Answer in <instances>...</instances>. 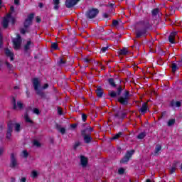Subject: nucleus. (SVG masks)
I'll return each instance as SVG.
<instances>
[{
    "label": "nucleus",
    "instance_id": "20e7f679",
    "mask_svg": "<svg viewBox=\"0 0 182 182\" xmlns=\"http://www.w3.org/2000/svg\"><path fill=\"white\" fill-rule=\"evenodd\" d=\"M14 48L16 49V50H18V49L21 48V45L22 43V38H21V36L19 34H17L16 38H13L12 40Z\"/></svg>",
    "mask_w": 182,
    "mask_h": 182
},
{
    "label": "nucleus",
    "instance_id": "2eb2a0df",
    "mask_svg": "<svg viewBox=\"0 0 182 182\" xmlns=\"http://www.w3.org/2000/svg\"><path fill=\"white\" fill-rule=\"evenodd\" d=\"M11 157L10 167H11V168H15L18 166V162L16 161L14 154H11Z\"/></svg>",
    "mask_w": 182,
    "mask_h": 182
},
{
    "label": "nucleus",
    "instance_id": "6e6d98bb",
    "mask_svg": "<svg viewBox=\"0 0 182 182\" xmlns=\"http://www.w3.org/2000/svg\"><path fill=\"white\" fill-rule=\"evenodd\" d=\"M20 182H26V178L23 177L21 178Z\"/></svg>",
    "mask_w": 182,
    "mask_h": 182
},
{
    "label": "nucleus",
    "instance_id": "a19ab883",
    "mask_svg": "<svg viewBox=\"0 0 182 182\" xmlns=\"http://www.w3.org/2000/svg\"><path fill=\"white\" fill-rule=\"evenodd\" d=\"M58 63H59V65H65L66 64V61L63 60V58H60Z\"/></svg>",
    "mask_w": 182,
    "mask_h": 182
},
{
    "label": "nucleus",
    "instance_id": "72a5a7b5",
    "mask_svg": "<svg viewBox=\"0 0 182 182\" xmlns=\"http://www.w3.org/2000/svg\"><path fill=\"white\" fill-rule=\"evenodd\" d=\"M172 71L174 73L178 69V65L177 63H172Z\"/></svg>",
    "mask_w": 182,
    "mask_h": 182
},
{
    "label": "nucleus",
    "instance_id": "69168bd1",
    "mask_svg": "<svg viewBox=\"0 0 182 182\" xmlns=\"http://www.w3.org/2000/svg\"><path fill=\"white\" fill-rule=\"evenodd\" d=\"M103 17H104V18H109V14H103Z\"/></svg>",
    "mask_w": 182,
    "mask_h": 182
},
{
    "label": "nucleus",
    "instance_id": "c9c22d12",
    "mask_svg": "<svg viewBox=\"0 0 182 182\" xmlns=\"http://www.w3.org/2000/svg\"><path fill=\"white\" fill-rule=\"evenodd\" d=\"M160 150H161V146L156 145V146L155 148V151H154L155 154H157V153H159V151H160Z\"/></svg>",
    "mask_w": 182,
    "mask_h": 182
},
{
    "label": "nucleus",
    "instance_id": "423d86ee",
    "mask_svg": "<svg viewBox=\"0 0 182 182\" xmlns=\"http://www.w3.org/2000/svg\"><path fill=\"white\" fill-rule=\"evenodd\" d=\"M126 117H127V113L124 109L117 112L114 115V119H118L119 120H123Z\"/></svg>",
    "mask_w": 182,
    "mask_h": 182
},
{
    "label": "nucleus",
    "instance_id": "680f3d73",
    "mask_svg": "<svg viewBox=\"0 0 182 182\" xmlns=\"http://www.w3.org/2000/svg\"><path fill=\"white\" fill-rule=\"evenodd\" d=\"M77 126V124H73L72 125H71V127H73V129H76V127Z\"/></svg>",
    "mask_w": 182,
    "mask_h": 182
},
{
    "label": "nucleus",
    "instance_id": "052dcab7",
    "mask_svg": "<svg viewBox=\"0 0 182 182\" xmlns=\"http://www.w3.org/2000/svg\"><path fill=\"white\" fill-rule=\"evenodd\" d=\"M15 5H19V0H14Z\"/></svg>",
    "mask_w": 182,
    "mask_h": 182
},
{
    "label": "nucleus",
    "instance_id": "58836bf2",
    "mask_svg": "<svg viewBox=\"0 0 182 182\" xmlns=\"http://www.w3.org/2000/svg\"><path fill=\"white\" fill-rule=\"evenodd\" d=\"M159 9H154L153 11H152V15L154 16H156L157 15V14H159Z\"/></svg>",
    "mask_w": 182,
    "mask_h": 182
},
{
    "label": "nucleus",
    "instance_id": "1a4fd4ad",
    "mask_svg": "<svg viewBox=\"0 0 182 182\" xmlns=\"http://www.w3.org/2000/svg\"><path fill=\"white\" fill-rule=\"evenodd\" d=\"M122 90H123L122 87H119L117 89V92L115 91H110L109 92V96L112 98L117 97V96H120V95H122Z\"/></svg>",
    "mask_w": 182,
    "mask_h": 182
},
{
    "label": "nucleus",
    "instance_id": "7c9ffc66",
    "mask_svg": "<svg viewBox=\"0 0 182 182\" xmlns=\"http://www.w3.org/2000/svg\"><path fill=\"white\" fill-rule=\"evenodd\" d=\"M39 176V173H38L36 171L33 170L31 172V177L32 178H36Z\"/></svg>",
    "mask_w": 182,
    "mask_h": 182
},
{
    "label": "nucleus",
    "instance_id": "a211bd4d",
    "mask_svg": "<svg viewBox=\"0 0 182 182\" xmlns=\"http://www.w3.org/2000/svg\"><path fill=\"white\" fill-rule=\"evenodd\" d=\"M5 53L6 55V56L10 58V60H11V61L14 60V53H12L11 50H9V49L6 48Z\"/></svg>",
    "mask_w": 182,
    "mask_h": 182
},
{
    "label": "nucleus",
    "instance_id": "09e8293b",
    "mask_svg": "<svg viewBox=\"0 0 182 182\" xmlns=\"http://www.w3.org/2000/svg\"><path fill=\"white\" fill-rule=\"evenodd\" d=\"M119 174H124V169L123 168H121L118 170Z\"/></svg>",
    "mask_w": 182,
    "mask_h": 182
},
{
    "label": "nucleus",
    "instance_id": "f3484780",
    "mask_svg": "<svg viewBox=\"0 0 182 182\" xmlns=\"http://www.w3.org/2000/svg\"><path fill=\"white\" fill-rule=\"evenodd\" d=\"M176 35H177V32L176 31L171 33L170 36H168L170 43H174V38H176Z\"/></svg>",
    "mask_w": 182,
    "mask_h": 182
},
{
    "label": "nucleus",
    "instance_id": "4d7b16f0",
    "mask_svg": "<svg viewBox=\"0 0 182 182\" xmlns=\"http://www.w3.org/2000/svg\"><path fill=\"white\" fill-rule=\"evenodd\" d=\"M84 62H85V63H90V60H89L87 58H85L84 59Z\"/></svg>",
    "mask_w": 182,
    "mask_h": 182
},
{
    "label": "nucleus",
    "instance_id": "412c9836",
    "mask_svg": "<svg viewBox=\"0 0 182 182\" xmlns=\"http://www.w3.org/2000/svg\"><path fill=\"white\" fill-rule=\"evenodd\" d=\"M33 45V43L31 41H27V43L24 46V50L26 52H28L29 49H31V47Z\"/></svg>",
    "mask_w": 182,
    "mask_h": 182
},
{
    "label": "nucleus",
    "instance_id": "864d4df0",
    "mask_svg": "<svg viewBox=\"0 0 182 182\" xmlns=\"http://www.w3.org/2000/svg\"><path fill=\"white\" fill-rule=\"evenodd\" d=\"M33 113H35L36 114H39V109L38 108H36L33 109Z\"/></svg>",
    "mask_w": 182,
    "mask_h": 182
},
{
    "label": "nucleus",
    "instance_id": "9d476101",
    "mask_svg": "<svg viewBox=\"0 0 182 182\" xmlns=\"http://www.w3.org/2000/svg\"><path fill=\"white\" fill-rule=\"evenodd\" d=\"M14 129V123H12V122H9L8 123V130H7V133L6 135V139H10L11 136H12V131Z\"/></svg>",
    "mask_w": 182,
    "mask_h": 182
},
{
    "label": "nucleus",
    "instance_id": "6e6552de",
    "mask_svg": "<svg viewBox=\"0 0 182 182\" xmlns=\"http://www.w3.org/2000/svg\"><path fill=\"white\" fill-rule=\"evenodd\" d=\"M133 154H134V150L127 151L124 158L121 160V163H127Z\"/></svg>",
    "mask_w": 182,
    "mask_h": 182
},
{
    "label": "nucleus",
    "instance_id": "cd10ccee",
    "mask_svg": "<svg viewBox=\"0 0 182 182\" xmlns=\"http://www.w3.org/2000/svg\"><path fill=\"white\" fill-rule=\"evenodd\" d=\"M122 136H123V132H119L112 137V140H117V139H120Z\"/></svg>",
    "mask_w": 182,
    "mask_h": 182
},
{
    "label": "nucleus",
    "instance_id": "338daca9",
    "mask_svg": "<svg viewBox=\"0 0 182 182\" xmlns=\"http://www.w3.org/2000/svg\"><path fill=\"white\" fill-rule=\"evenodd\" d=\"M38 6L39 8H43V4L39 3Z\"/></svg>",
    "mask_w": 182,
    "mask_h": 182
},
{
    "label": "nucleus",
    "instance_id": "a878e982",
    "mask_svg": "<svg viewBox=\"0 0 182 182\" xmlns=\"http://www.w3.org/2000/svg\"><path fill=\"white\" fill-rule=\"evenodd\" d=\"M6 65L9 70V73H12V71L14 70V65L9 62H6Z\"/></svg>",
    "mask_w": 182,
    "mask_h": 182
},
{
    "label": "nucleus",
    "instance_id": "c03bdc74",
    "mask_svg": "<svg viewBox=\"0 0 182 182\" xmlns=\"http://www.w3.org/2000/svg\"><path fill=\"white\" fill-rule=\"evenodd\" d=\"M33 146H36V147H41V143H39V141L35 140V141H33Z\"/></svg>",
    "mask_w": 182,
    "mask_h": 182
},
{
    "label": "nucleus",
    "instance_id": "f03ea898",
    "mask_svg": "<svg viewBox=\"0 0 182 182\" xmlns=\"http://www.w3.org/2000/svg\"><path fill=\"white\" fill-rule=\"evenodd\" d=\"M98 14H99V9H91L86 12L85 16L88 19H93L96 18V16H97Z\"/></svg>",
    "mask_w": 182,
    "mask_h": 182
},
{
    "label": "nucleus",
    "instance_id": "6ab92c4d",
    "mask_svg": "<svg viewBox=\"0 0 182 182\" xmlns=\"http://www.w3.org/2000/svg\"><path fill=\"white\" fill-rule=\"evenodd\" d=\"M80 163L82 167H86V166H87V159L85 156H81Z\"/></svg>",
    "mask_w": 182,
    "mask_h": 182
},
{
    "label": "nucleus",
    "instance_id": "79ce46f5",
    "mask_svg": "<svg viewBox=\"0 0 182 182\" xmlns=\"http://www.w3.org/2000/svg\"><path fill=\"white\" fill-rule=\"evenodd\" d=\"M107 49H109V47H102L101 48V52L102 53H106V52L107 51Z\"/></svg>",
    "mask_w": 182,
    "mask_h": 182
},
{
    "label": "nucleus",
    "instance_id": "0e129e2a",
    "mask_svg": "<svg viewBox=\"0 0 182 182\" xmlns=\"http://www.w3.org/2000/svg\"><path fill=\"white\" fill-rule=\"evenodd\" d=\"M4 154V149H0V156H2Z\"/></svg>",
    "mask_w": 182,
    "mask_h": 182
},
{
    "label": "nucleus",
    "instance_id": "393cba45",
    "mask_svg": "<svg viewBox=\"0 0 182 182\" xmlns=\"http://www.w3.org/2000/svg\"><path fill=\"white\" fill-rule=\"evenodd\" d=\"M53 4H54V9L55 11H58V9H59L60 0H53Z\"/></svg>",
    "mask_w": 182,
    "mask_h": 182
},
{
    "label": "nucleus",
    "instance_id": "39448f33",
    "mask_svg": "<svg viewBox=\"0 0 182 182\" xmlns=\"http://www.w3.org/2000/svg\"><path fill=\"white\" fill-rule=\"evenodd\" d=\"M9 21H12V23H15V19L12 18V16L11 14H8L4 19L1 23V25L4 29H6L8 28V25L9 23Z\"/></svg>",
    "mask_w": 182,
    "mask_h": 182
},
{
    "label": "nucleus",
    "instance_id": "b1692460",
    "mask_svg": "<svg viewBox=\"0 0 182 182\" xmlns=\"http://www.w3.org/2000/svg\"><path fill=\"white\" fill-rule=\"evenodd\" d=\"M129 53V50H127V48H124L122 50H119V55H126Z\"/></svg>",
    "mask_w": 182,
    "mask_h": 182
},
{
    "label": "nucleus",
    "instance_id": "c756f323",
    "mask_svg": "<svg viewBox=\"0 0 182 182\" xmlns=\"http://www.w3.org/2000/svg\"><path fill=\"white\" fill-rule=\"evenodd\" d=\"M14 129L17 133H19V132H21V124L16 123L14 124Z\"/></svg>",
    "mask_w": 182,
    "mask_h": 182
},
{
    "label": "nucleus",
    "instance_id": "a18cd8bd",
    "mask_svg": "<svg viewBox=\"0 0 182 182\" xmlns=\"http://www.w3.org/2000/svg\"><path fill=\"white\" fill-rule=\"evenodd\" d=\"M113 26H119V21L117 20H114L112 22Z\"/></svg>",
    "mask_w": 182,
    "mask_h": 182
},
{
    "label": "nucleus",
    "instance_id": "bb28decb",
    "mask_svg": "<svg viewBox=\"0 0 182 182\" xmlns=\"http://www.w3.org/2000/svg\"><path fill=\"white\" fill-rule=\"evenodd\" d=\"M108 82L112 87H116V82H114V79L109 78L108 79Z\"/></svg>",
    "mask_w": 182,
    "mask_h": 182
},
{
    "label": "nucleus",
    "instance_id": "473e14b6",
    "mask_svg": "<svg viewBox=\"0 0 182 182\" xmlns=\"http://www.w3.org/2000/svg\"><path fill=\"white\" fill-rule=\"evenodd\" d=\"M146 137V132H141L137 136V139L140 140L144 139Z\"/></svg>",
    "mask_w": 182,
    "mask_h": 182
},
{
    "label": "nucleus",
    "instance_id": "f704fd0d",
    "mask_svg": "<svg viewBox=\"0 0 182 182\" xmlns=\"http://www.w3.org/2000/svg\"><path fill=\"white\" fill-rule=\"evenodd\" d=\"M51 48L55 50H58V49H59V47H58V43H52Z\"/></svg>",
    "mask_w": 182,
    "mask_h": 182
},
{
    "label": "nucleus",
    "instance_id": "5701e85b",
    "mask_svg": "<svg viewBox=\"0 0 182 182\" xmlns=\"http://www.w3.org/2000/svg\"><path fill=\"white\" fill-rule=\"evenodd\" d=\"M171 107H180V106H181V102L180 101H177V102H174V101H172L171 102Z\"/></svg>",
    "mask_w": 182,
    "mask_h": 182
},
{
    "label": "nucleus",
    "instance_id": "f8f14e48",
    "mask_svg": "<svg viewBox=\"0 0 182 182\" xmlns=\"http://www.w3.org/2000/svg\"><path fill=\"white\" fill-rule=\"evenodd\" d=\"M79 1H80V0H67L65 1V6L67 8H72V7L75 6V5H76V4H77V2H79Z\"/></svg>",
    "mask_w": 182,
    "mask_h": 182
},
{
    "label": "nucleus",
    "instance_id": "5fc2aeb1",
    "mask_svg": "<svg viewBox=\"0 0 182 182\" xmlns=\"http://www.w3.org/2000/svg\"><path fill=\"white\" fill-rule=\"evenodd\" d=\"M0 48H2V36H1V28H0Z\"/></svg>",
    "mask_w": 182,
    "mask_h": 182
},
{
    "label": "nucleus",
    "instance_id": "aec40b11",
    "mask_svg": "<svg viewBox=\"0 0 182 182\" xmlns=\"http://www.w3.org/2000/svg\"><path fill=\"white\" fill-rule=\"evenodd\" d=\"M82 137L84 139V141L85 143L89 144L90 143V141H92V136H90V134L89 135H82Z\"/></svg>",
    "mask_w": 182,
    "mask_h": 182
},
{
    "label": "nucleus",
    "instance_id": "8fccbe9b",
    "mask_svg": "<svg viewBox=\"0 0 182 182\" xmlns=\"http://www.w3.org/2000/svg\"><path fill=\"white\" fill-rule=\"evenodd\" d=\"M60 132L63 134H65V133H66V129L65 128H60Z\"/></svg>",
    "mask_w": 182,
    "mask_h": 182
},
{
    "label": "nucleus",
    "instance_id": "603ef678",
    "mask_svg": "<svg viewBox=\"0 0 182 182\" xmlns=\"http://www.w3.org/2000/svg\"><path fill=\"white\" fill-rule=\"evenodd\" d=\"M20 32L22 33V35H25V33H26V30L25 28H21Z\"/></svg>",
    "mask_w": 182,
    "mask_h": 182
},
{
    "label": "nucleus",
    "instance_id": "4c0bfd02",
    "mask_svg": "<svg viewBox=\"0 0 182 182\" xmlns=\"http://www.w3.org/2000/svg\"><path fill=\"white\" fill-rule=\"evenodd\" d=\"M29 154H28V151L26 150H24L22 151L21 156L22 157H24L25 159H26V157H28Z\"/></svg>",
    "mask_w": 182,
    "mask_h": 182
},
{
    "label": "nucleus",
    "instance_id": "3c124183",
    "mask_svg": "<svg viewBox=\"0 0 182 182\" xmlns=\"http://www.w3.org/2000/svg\"><path fill=\"white\" fill-rule=\"evenodd\" d=\"M49 87V85L48 83L45 84L44 86L41 87L43 90H45V89H48Z\"/></svg>",
    "mask_w": 182,
    "mask_h": 182
},
{
    "label": "nucleus",
    "instance_id": "49530a36",
    "mask_svg": "<svg viewBox=\"0 0 182 182\" xmlns=\"http://www.w3.org/2000/svg\"><path fill=\"white\" fill-rule=\"evenodd\" d=\"M176 165H173L171 168V174H173V173H174V171H176Z\"/></svg>",
    "mask_w": 182,
    "mask_h": 182
},
{
    "label": "nucleus",
    "instance_id": "dca6fc26",
    "mask_svg": "<svg viewBox=\"0 0 182 182\" xmlns=\"http://www.w3.org/2000/svg\"><path fill=\"white\" fill-rule=\"evenodd\" d=\"M141 25L143 27L142 28L146 29V31L149 29V28H150V26H151V25H150V22H149V20L141 21Z\"/></svg>",
    "mask_w": 182,
    "mask_h": 182
},
{
    "label": "nucleus",
    "instance_id": "e433bc0d",
    "mask_svg": "<svg viewBox=\"0 0 182 182\" xmlns=\"http://www.w3.org/2000/svg\"><path fill=\"white\" fill-rule=\"evenodd\" d=\"M12 103H13V109H16L18 107H16V100H15V97H13Z\"/></svg>",
    "mask_w": 182,
    "mask_h": 182
},
{
    "label": "nucleus",
    "instance_id": "e2e57ef3",
    "mask_svg": "<svg viewBox=\"0 0 182 182\" xmlns=\"http://www.w3.org/2000/svg\"><path fill=\"white\" fill-rule=\"evenodd\" d=\"M108 6H110L111 8H113V6H114V4L110 3V4H108Z\"/></svg>",
    "mask_w": 182,
    "mask_h": 182
},
{
    "label": "nucleus",
    "instance_id": "de8ad7c7",
    "mask_svg": "<svg viewBox=\"0 0 182 182\" xmlns=\"http://www.w3.org/2000/svg\"><path fill=\"white\" fill-rule=\"evenodd\" d=\"M82 119L83 122H86V119H87V116L85 114H82Z\"/></svg>",
    "mask_w": 182,
    "mask_h": 182
},
{
    "label": "nucleus",
    "instance_id": "0eeeda50",
    "mask_svg": "<svg viewBox=\"0 0 182 182\" xmlns=\"http://www.w3.org/2000/svg\"><path fill=\"white\" fill-rule=\"evenodd\" d=\"M35 16V14H31L28 16L27 18L24 21V28H29L31 25H32V21L33 20V18Z\"/></svg>",
    "mask_w": 182,
    "mask_h": 182
},
{
    "label": "nucleus",
    "instance_id": "7ed1b4c3",
    "mask_svg": "<svg viewBox=\"0 0 182 182\" xmlns=\"http://www.w3.org/2000/svg\"><path fill=\"white\" fill-rule=\"evenodd\" d=\"M33 86L37 95H39L40 96H43V92H42V91L39 90V87H41V82H39V80L38 78L33 79Z\"/></svg>",
    "mask_w": 182,
    "mask_h": 182
},
{
    "label": "nucleus",
    "instance_id": "c85d7f7f",
    "mask_svg": "<svg viewBox=\"0 0 182 182\" xmlns=\"http://www.w3.org/2000/svg\"><path fill=\"white\" fill-rule=\"evenodd\" d=\"M175 123L176 119H171L168 121L167 125L168 126V127H171V126H173V124H174Z\"/></svg>",
    "mask_w": 182,
    "mask_h": 182
},
{
    "label": "nucleus",
    "instance_id": "9b49d317",
    "mask_svg": "<svg viewBox=\"0 0 182 182\" xmlns=\"http://www.w3.org/2000/svg\"><path fill=\"white\" fill-rule=\"evenodd\" d=\"M92 132L93 128H92L90 126H87L85 129L82 130L81 134L82 136H87L89 134H92Z\"/></svg>",
    "mask_w": 182,
    "mask_h": 182
},
{
    "label": "nucleus",
    "instance_id": "ddd939ff",
    "mask_svg": "<svg viewBox=\"0 0 182 182\" xmlns=\"http://www.w3.org/2000/svg\"><path fill=\"white\" fill-rule=\"evenodd\" d=\"M147 30L146 28H139L136 31V38H141V36H146Z\"/></svg>",
    "mask_w": 182,
    "mask_h": 182
},
{
    "label": "nucleus",
    "instance_id": "ea45409f",
    "mask_svg": "<svg viewBox=\"0 0 182 182\" xmlns=\"http://www.w3.org/2000/svg\"><path fill=\"white\" fill-rule=\"evenodd\" d=\"M79 146H80V142L76 141L73 145L74 150H76Z\"/></svg>",
    "mask_w": 182,
    "mask_h": 182
},
{
    "label": "nucleus",
    "instance_id": "774afa93",
    "mask_svg": "<svg viewBox=\"0 0 182 182\" xmlns=\"http://www.w3.org/2000/svg\"><path fill=\"white\" fill-rule=\"evenodd\" d=\"M11 182H15V181H16L15 178H11Z\"/></svg>",
    "mask_w": 182,
    "mask_h": 182
},
{
    "label": "nucleus",
    "instance_id": "bf43d9fd",
    "mask_svg": "<svg viewBox=\"0 0 182 182\" xmlns=\"http://www.w3.org/2000/svg\"><path fill=\"white\" fill-rule=\"evenodd\" d=\"M36 21L38 23H39V22H41V18L36 17Z\"/></svg>",
    "mask_w": 182,
    "mask_h": 182
},
{
    "label": "nucleus",
    "instance_id": "13d9d810",
    "mask_svg": "<svg viewBox=\"0 0 182 182\" xmlns=\"http://www.w3.org/2000/svg\"><path fill=\"white\" fill-rule=\"evenodd\" d=\"M58 114H62V109L58 108Z\"/></svg>",
    "mask_w": 182,
    "mask_h": 182
},
{
    "label": "nucleus",
    "instance_id": "37998d69",
    "mask_svg": "<svg viewBox=\"0 0 182 182\" xmlns=\"http://www.w3.org/2000/svg\"><path fill=\"white\" fill-rule=\"evenodd\" d=\"M23 107V104H22L21 101L17 102V107H18V109H22Z\"/></svg>",
    "mask_w": 182,
    "mask_h": 182
},
{
    "label": "nucleus",
    "instance_id": "f257e3e1",
    "mask_svg": "<svg viewBox=\"0 0 182 182\" xmlns=\"http://www.w3.org/2000/svg\"><path fill=\"white\" fill-rule=\"evenodd\" d=\"M130 97H132V95H130V92L125 90L124 92L118 97V102L122 105V106H127L129 105V100H130Z\"/></svg>",
    "mask_w": 182,
    "mask_h": 182
},
{
    "label": "nucleus",
    "instance_id": "4468645a",
    "mask_svg": "<svg viewBox=\"0 0 182 182\" xmlns=\"http://www.w3.org/2000/svg\"><path fill=\"white\" fill-rule=\"evenodd\" d=\"M148 110H149V107H147V102H144L141 108L139 109V112H141V114H146Z\"/></svg>",
    "mask_w": 182,
    "mask_h": 182
},
{
    "label": "nucleus",
    "instance_id": "4be33fe9",
    "mask_svg": "<svg viewBox=\"0 0 182 182\" xmlns=\"http://www.w3.org/2000/svg\"><path fill=\"white\" fill-rule=\"evenodd\" d=\"M97 97H102L103 96V90L100 87L95 90Z\"/></svg>",
    "mask_w": 182,
    "mask_h": 182
},
{
    "label": "nucleus",
    "instance_id": "2f4dec72",
    "mask_svg": "<svg viewBox=\"0 0 182 182\" xmlns=\"http://www.w3.org/2000/svg\"><path fill=\"white\" fill-rule=\"evenodd\" d=\"M24 119L26 123H32V120L31 119V118H29V116L28 115L27 113L24 114Z\"/></svg>",
    "mask_w": 182,
    "mask_h": 182
}]
</instances>
